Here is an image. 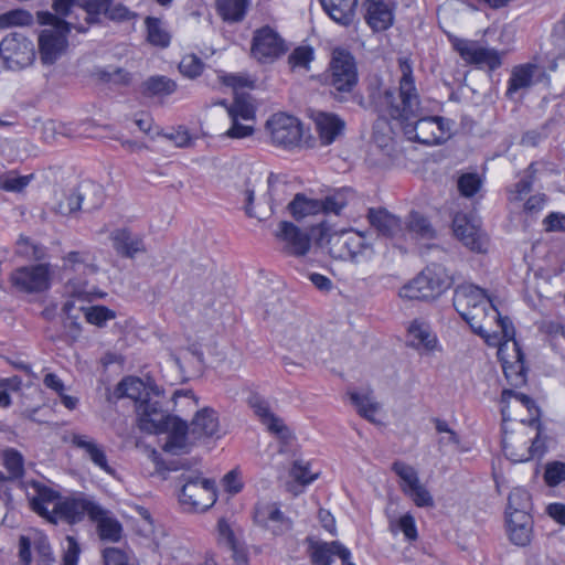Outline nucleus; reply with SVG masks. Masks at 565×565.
I'll return each mask as SVG.
<instances>
[{
    "label": "nucleus",
    "instance_id": "49",
    "mask_svg": "<svg viewBox=\"0 0 565 565\" xmlns=\"http://www.w3.org/2000/svg\"><path fill=\"white\" fill-rule=\"evenodd\" d=\"M203 68L204 64L202 60L194 54L183 56L179 64L180 72L189 78L200 76Z\"/></svg>",
    "mask_w": 565,
    "mask_h": 565
},
{
    "label": "nucleus",
    "instance_id": "57",
    "mask_svg": "<svg viewBox=\"0 0 565 565\" xmlns=\"http://www.w3.org/2000/svg\"><path fill=\"white\" fill-rule=\"evenodd\" d=\"M81 203L77 200V194L75 189L72 190L68 194H65L64 199H62L57 205L55 206V212L63 215L68 216L81 210Z\"/></svg>",
    "mask_w": 565,
    "mask_h": 565
},
{
    "label": "nucleus",
    "instance_id": "31",
    "mask_svg": "<svg viewBox=\"0 0 565 565\" xmlns=\"http://www.w3.org/2000/svg\"><path fill=\"white\" fill-rule=\"evenodd\" d=\"M406 230V238L411 236L416 239H434L436 231L430 221L418 211H411L403 223Z\"/></svg>",
    "mask_w": 565,
    "mask_h": 565
},
{
    "label": "nucleus",
    "instance_id": "13",
    "mask_svg": "<svg viewBox=\"0 0 565 565\" xmlns=\"http://www.w3.org/2000/svg\"><path fill=\"white\" fill-rule=\"evenodd\" d=\"M317 223H310L302 228L289 221H280L275 233L276 238L284 244L282 252L287 255L301 257L308 254L311 246V239H315L312 226Z\"/></svg>",
    "mask_w": 565,
    "mask_h": 565
},
{
    "label": "nucleus",
    "instance_id": "32",
    "mask_svg": "<svg viewBox=\"0 0 565 565\" xmlns=\"http://www.w3.org/2000/svg\"><path fill=\"white\" fill-rule=\"evenodd\" d=\"M329 17L342 24L349 25L354 18L358 0H320Z\"/></svg>",
    "mask_w": 565,
    "mask_h": 565
},
{
    "label": "nucleus",
    "instance_id": "44",
    "mask_svg": "<svg viewBox=\"0 0 565 565\" xmlns=\"http://www.w3.org/2000/svg\"><path fill=\"white\" fill-rule=\"evenodd\" d=\"M116 312L105 306H93L85 309L87 322L97 327H104L107 321L115 319Z\"/></svg>",
    "mask_w": 565,
    "mask_h": 565
},
{
    "label": "nucleus",
    "instance_id": "23",
    "mask_svg": "<svg viewBox=\"0 0 565 565\" xmlns=\"http://www.w3.org/2000/svg\"><path fill=\"white\" fill-rule=\"evenodd\" d=\"M313 121L321 146L333 143L344 134L345 121L337 114L320 111Z\"/></svg>",
    "mask_w": 565,
    "mask_h": 565
},
{
    "label": "nucleus",
    "instance_id": "60",
    "mask_svg": "<svg viewBox=\"0 0 565 565\" xmlns=\"http://www.w3.org/2000/svg\"><path fill=\"white\" fill-rule=\"evenodd\" d=\"M492 319L497 320L502 332L503 342H508V344H512L518 342L515 340V329L509 317H501L499 311L495 309V313H490Z\"/></svg>",
    "mask_w": 565,
    "mask_h": 565
},
{
    "label": "nucleus",
    "instance_id": "22",
    "mask_svg": "<svg viewBox=\"0 0 565 565\" xmlns=\"http://www.w3.org/2000/svg\"><path fill=\"white\" fill-rule=\"evenodd\" d=\"M454 233L456 237L470 250L476 253H484L487 250V236L466 215L455 216Z\"/></svg>",
    "mask_w": 565,
    "mask_h": 565
},
{
    "label": "nucleus",
    "instance_id": "15",
    "mask_svg": "<svg viewBox=\"0 0 565 565\" xmlns=\"http://www.w3.org/2000/svg\"><path fill=\"white\" fill-rule=\"evenodd\" d=\"M498 359L501 362L505 379L510 385L520 387L526 383L527 367L525 366L524 353L519 342L500 344Z\"/></svg>",
    "mask_w": 565,
    "mask_h": 565
},
{
    "label": "nucleus",
    "instance_id": "43",
    "mask_svg": "<svg viewBox=\"0 0 565 565\" xmlns=\"http://www.w3.org/2000/svg\"><path fill=\"white\" fill-rule=\"evenodd\" d=\"M350 398L356 407L358 413L370 422H374V415L379 411V405L370 399L367 395L351 393Z\"/></svg>",
    "mask_w": 565,
    "mask_h": 565
},
{
    "label": "nucleus",
    "instance_id": "28",
    "mask_svg": "<svg viewBox=\"0 0 565 565\" xmlns=\"http://www.w3.org/2000/svg\"><path fill=\"white\" fill-rule=\"evenodd\" d=\"M75 191L83 212H93L104 204V189L97 182L85 180L75 188Z\"/></svg>",
    "mask_w": 565,
    "mask_h": 565
},
{
    "label": "nucleus",
    "instance_id": "61",
    "mask_svg": "<svg viewBox=\"0 0 565 565\" xmlns=\"http://www.w3.org/2000/svg\"><path fill=\"white\" fill-rule=\"evenodd\" d=\"M291 476L301 484H309L318 475L309 471L308 463H305L301 460H296L291 468Z\"/></svg>",
    "mask_w": 565,
    "mask_h": 565
},
{
    "label": "nucleus",
    "instance_id": "47",
    "mask_svg": "<svg viewBox=\"0 0 565 565\" xmlns=\"http://www.w3.org/2000/svg\"><path fill=\"white\" fill-rule=\"evenodd\" d=\"M531 495L523 488L513 489L508 497V511L530 510Z\"/></svg>",
    "mask_w": 565,
    "mask_h": 565
},
{
    "label": "nucleus",
    "instance_id": "39",
    "mask_svg": "<svg viewBox=\"0 0 565 565\" xmlns=\"http://www.w3.org/2000/svg\"><path fill=\"white\" fill-rule=\"evenodd\" d=\"M33 179V174L17 175L14 171L0 175V190L7 192H22Z\"/></svg>",
    "mask_w": 565,
    "mask_h": 565
},
{
    "label": "nucleus",
    "instance_id": "33",
    "mask_svg": "<svg viewBox=\"0 0 565 565\" xmlns=\"http://www.w3.org/2000/svg\"><path fill=\"white\" fill-rule=\"evenodd\" d=\"M97 524V532L102 541L107 542H119L122 536V525L114 516L109 515V512L100 507V512L96 518H92Z\"/></svg>",
    "mask_w": 565,
    "mask_h": 565
},
{
    "label": "nucleus",
    "instance_id": "14",
    "mask_svg": "<svg viewBox=\"0 0 565 565\" xmlns=\"http://www.w3.org/2000/svg\"><path fill=\"white\" fill-rule=\"evenodd\" d=\"M284 39L270 26L265 25L254 31L250 55L259 63H270L287 52Z\"/></svg>",
    "mask_w": 565,
    "mask_h": 565
},
{
    "label": "nucleus",
    "instance_id": "6",
    "mask_svg": "<svg viewBox=\"0 0 565 565\" xmlns=\"http://www.w3.org/2000/svg\"><path fill=\"white\" fill-rule=\"evenodd\" d=\"M452 305L477 334H481V324L476 323L481 313L486 316L495 313V307L489 301L484 290L472 284H462L456 287Z\"/></svg>",
    "mask_w": 565,
    "mask_h": 565
},
{
    "label": "nucleus",
    "instance_id": "17",
    "mask_svg": "<svg viewBox=\"0 0 565 565\" xmlns=\"http://www.w3.org/2000/svg\"><path fill=\"white\" fill-rule=\"evenodd\" d=\"M12 285L24 292H41L50 287L47 264H38L17 268L11 274Z\"/></svg>",
    "mask_w": 565,
    "mask_h": 565
},
{
    "label": "nucleus",
    "instance_id": "18",
    "mask_svg": "<svg viewBox=\"0 0 565 565\" xmlns=\"http://www.w3.org/2000/svg\"><path fill=\"white\" fill-rule=\"evenodd\" d=\"M99 512L100 505L85 497L65 498L55 503L54 524H56L60 519L70 524H74L81 522L86 514L92 520V518H96Z\"/></svg>",
    "mask_w": 565,
    "mask_h": 565
},
{
    "label": "nucleus",
    "instance_id": "48",
    "mask_svg": "<svg viewBox=\"0 0 565 565\" xmlns=\"http://www.w3.org/2000/svg\"><path fill=\"white\" fill-rule=\"evenodd\" d=\"M323 205L321 215L333 213L339 215L342 209L348 204L345 193L338 191L333 194L327 195L324 199L319 200Z\"/></svg>",
    "mask_w": 565,
    "mask_h": 565
},
{
    "label": "nucleus",
    "instance_id": "5",
    "mask_svg": "<svg viewBox=\"0 0 565 565\" xmlns=\"http://www.w3.org/2000/svg\"><path fill=\"white\" fill-rule=\"evenodd\" d=\"M452 284L446 268L439 264L425 267L401 291V297L409 300H434L445 292Z\"/></svg>",
    "mask_w": 565,
    "mask_h": 565
},
{
    "label": "nucleus",
    "instance_id": "24",
    "mask_svg": "<svg viewBox=\"0 0 565 565\" xmlns=\"http://www.w3.org/2000/svg\"><path fill=\"white\" fill-rule=\"evenodd\" d=\"M291 217L298 223H315L313 218L321 215L323 205L318 199L308 198L305 193L295 194L287 205Z\"/></svg>",
    "mask_w": 565,
    "mask_h": 565
},
{
    "label": "nucleus",
    "instance_id": "56",
    "mask_svg": "<svg viewBox=\"0 0 565 565\" xmlns=\"http://www.w3.org/2000/svg\"><path fill=\"white\" fill-rule=\"evenodd\" d=\"M248 405L253 408L255 415L264 424L274 413L270 411L268 402L257 393L250 394Z\"/></svg>",
    "mask_w": 565,
    "mask_h": 565
},
{
    "label": "nucleus",
    "instance_id": "59",
    "mask_svg": "<svg viewBox=\"0 0 565 565\" xmlns=\"http://www.w3.org/2000/svg\"><path fill=\"white\" fill-rule=\"evenodd\" d=\"M33 547L38 555V564L39 565H51L52 550L47 539L43 535H39L33 541Z\"/></svg>",
    "mask_w": 565,
    "mask_h": 565
},
{
    "label": "nucleus",
    "instance_id": "2",
    "mask_svg": "<svg viewBox=\"0 0 565 565\" xmlns=\"http://www.w3.org/2000/svg\"><path fill=\"white\" fill-rule=\"evenodd\" d=\"M117 398L128 397L136 402L139 415V427L149 434L167 433L171 427L170 446L182 447L186 430L185 420L172 416L162 409L161 391L150 380L143 382L139 377L127 376L116 386Z\"/></svg>",
    "mask_w": 565,
    "mask_h": 565
},
{
    "label": "nucleus",
    "instance_id": "29",
    "mask_svg": "<svg viewBox=\"0 0 565 565\" xmlns=\"http://www.w3.org/2000/svg\"><path fill=\"white\" fill-rule=\"evenodd\" d=\"M110 238L116 252L124 257L132 258L137 253L146 250L142 238L127 228L114 231Z\"/></svg>",
    "mask_w": 565,
    "mask_h": 565
},
{
    "label": "nucleus",
    "instance_id": "55",
    "mask_svg": "<svg viewBox=\"0 0 565 565\" xmlns=\"http://www.w3.org/2000/svg\"><path fill=\"white\" fill-rule=\"evenodd\" d=\"M510 397L518 399L529 411L532 416L531 418L540 419V408L530 396L523 393H516L512 390H503L501 394L502 402H507Z\"/></svg>",
    "mask_w": 565,
    "mask_h": 565
},
{
    "label": "nucleus",
    "instance_id": "63",
    "mask_svg": "<svg viewBox=\"0 0 565 565\" xmlns=\"http://www.w3.org/2000/svg\"><path fill=\"white\" fill-rule=\"evenodd\" d=\"M67 547L63 556V565H77L81 547L73 536L66 537Z\"/></svg>",
    "mask_w": 565,
    "mask_h": 565
},
{
    "label": "nucleus",
    "instance_id": "58",
    "mask_svg": "<svg viewBox=\"0 0 565 565\" xmlns=\"http://www.w3.org/2000/svg\"><path fill=\"white\" fill-rule=\"evenodd\" d=\"M103 565H131L128 554L118 547H106L102 552Z\"/></svg>",
    "mask_w": 565,
    "mask_h": 565
},
{
    "label": "nucleus",
    "instance_id": "27",
    "mask_svg": "<svg viewBox=\"0 0 565 565\" xmlns=\"http://www.w3.org/2000/svg\"><path fill=\"white\" fill-rule=\"evenodd\" d=\"M254 521L264 527H268L270 522L278 524V530H273L274 533H282L291 529V521L284 515L276 503L257 504Z\"/></svg>",
    "mask_w": 565,
    "mask_h": 565
},
{
    "label": "nucleus",
    "instance_id": "64",
    "mask_svg": "<svg viewBox=\"0 0 565 565\" xmlns=\"http://www.w3.org/2000/svg\"><path fill=\"white\" fill-rule=\"evenodd\" d=\"M545 230L548 232L565 231V214L553 212L544 220Z\"/></svg>",
    "mask_w": 565,
    "mask_h": 565
},
{
    "label": "nucleus",
    "instance_id": "26",
    "mask_svg": "<svg viewBox=\"0 0 565 565\" xmlns=\"http://www.w3.org/2000/svg\"><path fill=\"white\" fill-rule=\"evenodd\" d=\"M539 71L540 67L532 63L514 66L508 81L505 96L512 99L519 90L530 88L535 83L534 77Z\"/></svg>",
    "mask_w": 565,
    "mask_h": 565
},
{
    "label": "nucleus",
    "instance_id": "21",
    "mask_svg": "<svg viewBox=\"0 0 565 565\" xmlns=\"http://www.w3.org/2000/svg\"><path fill=\"white\" fill-rule=\"evenodd\" d=\"M366 216L369 223L377 231L379 235L396 242L406 241V230L402 220L396 215L385 209L371 207Z\"/></svg>",
    "mask_w": 565,
    "mask_h": 565
},
{
    "label": "nucleus",
    "instance_id": "54",
    "mask_svg": "<svg viewBox=\"0 0 565 565\" xmlns=\"http://www.w3.org/2000/svg\"><path fill=\"white\" fill-rule=\"evenodd\" d=\"M533 524L508 526L511 542L518 546H526L532 539Z\"/></svg>",
    "mask_w": 565,
    "mask_h": 565
},
{
    "label": "nucleus",
    "instance_id": "37",
    "mask_svg": "<svg viewBox=\"0 0 565 565\" xmlns=\"http://www.w3.org/2000/svg\"><path fill=\"white\" fill-rule=\"evenodd\" d=\"M529 425L536 429V436L532 440V444L527 448L525 454H523L521 457H513V456L511 457V461H513V462H524V461H529L533 458H542L547 450L545 440L542 439V437H541L543 427H542L540 419L530 418Z\"/></svg>",
    "mask_w": 565,
    "mask_h": 565
},
{
    "label": "nucleus",
    "instance_id": "8",
    "mask_svg": "<svg viewBox=\"0 0 565 565\" xmlns=\"http://www.w3.org/2000/svg\"><path fill=\"white\" fill-rule=\"evenodd\" d=\"M265 128L269 134L270 142L285 150L315 146V140L305 138L303 125L294 116L284 113L275 114L266 121Z\"/></svg>",
    "mask_w": 565,
    "mask_h": 565
},
{
    "label": "nucleus",
    "instance_id": "3",
    "mask_svg": "<svg viewBox=\"0 0 565 565\" xmlns=\"http://www.w3.org/2000/svg\"><path fill=\"white\" fill-rule=\"evenodd\" d=\"M316 244L327 248L328 254L334 259H349L355 264L370 259L373 246L366 241L364 234L352 230L332 231L331 226L322 218L317 226H312Z\"/></svg>",
    "mask_w": 565,
    "mask_h": 565
},
{
    "label": "nucleus",
    "instance_id": "42",
    "mask_svg": "<svg viewBox=\"0 0 565 565\" xmlns=\"http://www.w3.org/2000/svg\"><path fill=\"white\" fill-rule=\"evenodd\" d=\"M111 3L113 0H77V6L87 13L86 22L88 24L98 22V17L104 14L107 6Z\"/></svg>",
    "mask_w": 565,
    "mask_h": 565
},
{
    "label": "nucleus",
    "instance_id": "16",
    "mask_svg": "<svg viewBox=\"0 0 565 565\" xmlns=\"http://www.w3.org/2000/svg\"><path fill=\"white\" fill-rule=\"evenodd\" d=\"M449 41L460 57L469 64L486 65L490 70H495L501 66V56L494 49H487L478 45L475 41L459 39L449 35Z\"/></svg>",
    "mask_w": 565,
    "mask_h": 565
},
{
    "label": "nucleus",
    "instance_id": "52",
    "mask_svg": "<svg viewBox=\"0 0 565 565\" xmlns=\"http://www.w3.org/2000/svg\"><path fill=\"white\" fill-rule=\"evenodd\" d=\"M481 186V180L477 173H465L458 179V190L466 198L473 196Z\"/></svg>",
    "mask_w": 565,
    "mask_h": 565
},
{
    "label": "nucleus",
    "instance_id": "62",
    "mask_svg": "<svg viewBox=\"0 0 565 565\" xmlns=\"http://www.w3.org/2000/svg\"><path fill=\"white\" fill-rule=\"evenodd\" d=\"M111 21H127L134 17V13L124 4H116L111 7V4L107 6V10L104 13Z\"/></svg>",
    "mask_w": 565,
    "mask_h": 565
},
{
    "label": "nucleus",
    "instance_id": "12",
    "mask_svg": "<svg viewBox=\"0 0 565 565\" xmlns=\"http://www.w3.org/2000/svg\"><path fill=\"white\" fill-rule=\"evenodd\" d=\"M0 57L8 70L28 67L35 58L33 42L21 32H12L0 42Z\"/></svg>",
    "mask_w": 565,
    "mask_h": 565
},
{
    "label": "nucleus",
    "instance_id": "11",
    "mask_svg": "<svg viewBox=\"0 0 565 565\" xmlns=\"http://www.w3.org/2000/svg\"><path fill=\"white\" fill-rule=\"evenodd\" d=\"M185 424L186 430L184 434V441L182 447H172L169 445L171 441V427L167 430L169 431V437L164 446L166 451L173 455L189 452L190 444L188 441V436L194 440L211 438L216 436L220 428L218 415L216 411L211 407H203L202 409L198 411L190 425L186 422Z\"/></svg>",
    "mask_w": 565,
    "mask_h": 565
},
{
    "label": "nucleus",
    "instance_id": "7",
    "mask_svg": "<svg viewBox=\"0 0 565 565\" xmlns=\"http://www.w3.org/2000/svg\"><path fill=\"white\" fill-rule=\"evenodd\" d=\"M38 21L42 25H52L54 30H43L39 36V50L43 64L57 61L67 46V34L72 24L49 11H39Z\"/></svg>",
    "mask_w": 565,
    "mask_h": 565
},
{
    "label": "nucleus",
    "instance_id": "25",
    "mask_svg": "<svg viewBox=\"0 0 565 565\" xmlns=\"http://www.w3.org/2000/svg\"><path fill=\"white\" fill-rule=\"evenodd\" d=\"M71 443L74 447L83 450L96 467L108 475L115 473V470L108 465L104 447L93 438L87 435L72 434Z\"/></svg>",
    "mask_w": 565,
    "mask_h": 565
},
{
    "label": "nucleus",
    "instance_id": "45",
    "mask_svg": "<svg viewBox=\"0 0 565 565\" xmlns=\"http://www.w3.org/2000/svg\"><path fill=\"white\" fill-rule=\"evenodd\" d=\"M392 470L403 480V491L404 489H412L413 486H416L419 482L417 471L412 466L405 462L395 461L392 465Z\"/></svg>",
    "mask_w": 565,
    "mask_h": 565
},
{
    "label": "nucleus",
    "instance_id": "1",
    "mask_svg": "<svg viewBox=\"0 0 565 565\" xmlns=\"http://www.w3.org/2000/svg\"><path fill=\"white\" fill-rule=\"evenodd\" d=\"M401 78L397 94L394 89H381L380 84L367 86L369 106L387 113L398 120L409 140L423 145H437L444 140L445 119L439 116L419 117L420 99L415 85L412 61L406 56L397 60Z\"/></svg>",
    "mask_w": 565,
    "mask_h": 565
},
{
    "label": "nucleus",
    "instance_id": "19",
    "mask_svg": "<svg viewBox=\"0 0 565 565\" xmlns=\"http://www.w3.org/2000/svg\"><path fill=\"white\" fill-rule=\"evenodd\" d=\"M305 543L311 565H332L334 555L341 561L351 558L350 550L339 541L324 542L313 536H307Z\"/></svg>",
    "mask_w": 565,
    "mask_h": 565
},
{
    "label": "nucleus",
    "instance_id": "41",
    "mask_svg": "<svg viewBox=\"0 0 565 565\" xmlns=\"http://www.w3.org/2000/svg\"><path fill=\"white\" fill-rule=\"evenodd\" d=\"M3 465L9 472V479H18L24 472L23 457L15 449H7L3 454Z\"/></svg>",
    "mask_w": 565,
    "mask_h": 565
},
{
    "label": "nucleus",
    "instance_id": "40",
    "mask_svg": "<svg viewBox=\"0 0 565 565\" xmlns=\"http://www.w3.org/2000/svg\"><path fill=\"white\" fill-rule=\"evenodd\" d=\"M33 23V15L23 9L10 10L6 13L0 14V29L10 26H25Z\"/></svg>",
    "mask_w": 565,
    "mask_h": 565
},
{
    "label": "nucleus",
    "instance_id": "53",
    "mask_svg": "<svg viewBox=\"0 0 565 565\" xmlns=\"http://www.w3.org/2000/svg\"><path fill=\"white\" fill-rule=\"evenodd\" d=\"M263 425H265L271 434H275L285 444L294 439L291 430L284 424L282 419L275 414L270 416Z\"/></svg>",
    "mask_w": 565,
    "mask_h": 565
},
{
    "label": "nucleus",
    "instance_id": "36",
    "mask_svg": "<svg viewBox=\"0 0 565 565\" xmlns=\"http://www.w3.org/2000/svg\"><path fill=\"white\" fill-rule=\"evenodd\" d=\"M409 345L416 349H425L431 351L435 349L437 339L433 335L428 327L424 323L414 321L408 328Z\"/></svg>",
    "mask_w": 565,
    "mask_h": 565
},
{
    "label": "nucleus",
    "instance_id": "4",
    "mask_svg": "<svg viewBox=\"0 0 565 565\" xmlns=\"http://www.w3.org/2000/svg\"><path fill=\"white\" fill-rule=\"evenodd\" d=\"M97 271L98 267L88 252L73 250L63 257L62 275L66 280V290L72 297L89 299L94 294V287H89L88 277Z\"/></svg>",
    "mask_w": 565,
    "mask_h": 565
},
{
    "label": "nucleus",
    "instance_id": "34",
    "mask_svg": "<svg viewBox=\"0 0 565 565\" xmlns=\"http://www.w3.org/2000/svg\"><path fill=\"white\" fill-rule=\"evenodd\" d=\"M177 83L163 75L147 78L141 85V94L146 97L169 96L177 90Z\"/></svg>",
    "mask_w": 565,
    "mask_h": 565
},
{
    "label": "nucleus",
    "instance_id": "46",
    "mask_svg": "<svg viewBox=\"0 0 565 565\" xmlns=\"http://www.w3.org/2000/svg\"><path fill=\"white\" fill-rule=\"evenodd\" d=\"M313 49L310 46H298L288 56V63L291 68L300 67L309 70V65L313 60Z\"/></svg>",
    "mask_w": 565,
    "mask_h": 565
},
{
    "label": "nucleus",
    "instance_id": "51",
    "mask_svg": "<svg viewBox=\"0 0 565 565\" xmlns=\"http://www.w3.org/2000/svg\"><path fill=\"white\" fill-rule=\"evenodd\" d=\"M565 480V463L561 461L548 462L545 467L544 481L548 487H556Z\"/></svg>",
    "mask_w": 565,
    "mask_h": 565
},
{
    "label": "nucleus",
    "instance_id": "38",
    "mask_svg": "<svg viewBox=\"0 0 565 565\" xmlns=\"http://www.w3.org/2000/svg\"><path fill=\"white\" fill-rule=\"evenodd\" d=\"M147 39L157 46L167 47L170 43V35L161 28V22L158 18L147 17Z\"/></svg>",
    "mask_w": 565,
    "mask_h": 565
},
{
    "label": "nucleus",
    "instance_id": "35",
    "mask_svg": "<svg viewBox=\"0 0 565 565\" xmlns=\"http://www.w3.org/2000/svg\"><path fill=\"white\" fill-rule=\"evenodd\" d=\"M249 0H216V10L220 17L228 23L244 20Z\"/></svg>",
    "mask_w": 565,
    "mask_h": 565
},
{
    "label": "nucleus",
    "instance_id": "20",
    "mask_svg": "<svg viewBox=\"0 0 565 565\" xmlns=\"http://www.w3.org/2000/svg\"><path fill=\"white\" fill-rule=\"evenodd\" d=\"M30 488L33 490V493L28 492L26 497L32 511L49 522L55 523L54 507L56 502L61 501L60 493L34 480L30 482Z\"/></svg>",
    "mask_w": 565,
    "mask_h": 565
},
{
    "label": "nucleus",
    "instance_id": "9",
    "mask_svg": "<svg viewBox=\"0 0 565 565\" xmlns=\"http://www.w3.org/2000/svg\"><path fill=\"white\" fill-rule=\"evenodd\" d=\"M182 484L179 502L186 511H206L216 502V484L212 479L202 478L190 471L179 477Z\"/></svg>",
    "mask_w": 565,
    "mask_h": 565
},
{
    "label": "nucleus",
    "instance_id": "30",
    "mask_svg": "<svg viewBox=\"0 0 565 565\" xmlns=\"http://www.w3.org/2000/svg\"><path fill=\"white\" fill-rule=\"evenodd\" d=\"M365 19L374 31H384L393 23V12L383 0H366Z\"/></svg>",
    "mask_w": 565,
    "mask_h": 565
},
{
    "label": "nucleus",
    "instance_id": "50",
    "mask_svg": "<svg viewBox=\"0 0 565 565\" xmlns=\"http://www.w3.org/2000/svg\"><path fill=\"white\" fill-rule=\"evenodd\" d=\"M404 493L408 495L419 508L434 507V499L431 494L420 482L413 486L412 489H404Z\"/></svg>",
    "mask_w": 565,
    "mask_h": 565
},
{
    "label": "nucleus",
    "instance_id": "10",
    "mask_svg": "<svg viewBox=\"0 0 565 565\" xmlns=\"http://www.w3.org/2000/svg\"><path fill=\"white\" fill-rule=\"evenodd\" d=\"M326 82L337 93H351L359 83L355 57L343 47H334L331 53Z\"/></svg>",
    "mask_w": 565,
    "mask_h": 565
}]
</instances>
